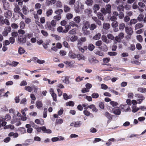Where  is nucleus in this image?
I'll return each mask as SVG.
<instances>
[{
  "label": "nucleus",
  "instance_id": "obj_1",
  "mask_svg": "<svg viewBox=\"0 0 146 146\" xmlns=\"http://www.w3.org/2000/svg\"><path fill=\"white\" fill-rule=\"evenodd\" d=\"M111 6L109 4L106 5L105 8H103L101 9V11L104 15H106L107 13L110 14L111 13Z\"/></svg>",
  "mask_w": 146,
  "mask_h": 146
},
{
  "label": "nucleus",
  "instance_id": "obj_2",
  "mask_svg": "<svg viewBox=\"0 0 146 146\" xmlns=\"http://www.w3.org/2000/svg\"><path fill=\"white\" fill-rule=\"evenodd\" d=\"M135 96L139 104H140L145 99V98L142 94H135Z\"/></svg>",
  "mask_w": 146,
  "mask_h": 146
},
{
  "label": "nucleus",
  "instance_id": "obj_3",
  "mask_svg": "<svg viewBox=\"0 0 146 146\" xmlns=\"http://www.w3.org/2000/svg\"><path fill=\"white\" fill-rule=\"evenodd\" d=\"M45 27L46 29L51 31H54L55 30V27L50 24V22H46Z\"/></svg>",
  "mask_w": 146,
  "mask_h": 146
},
{
  "label": "nucleus",
  "instance_id": "obj_4",
  "mask_svg": "<svg viewBox=\"0 0 146 146\" xmlns=\"http://www.w3.org/2000/svg\"><path fill=\"white\" fill-rule=\"evenodd\" d=\"M33 88L34 89V91H36L37 89V88L35 86L33 85V87H31L29 86H27L25 87V89L26 91L29 92H31L33 90Z\"/></svg>",
  "mask_w": 146,
  "mask_h": 146
},
{
  "label": "nucleus",
  "instance_id": "obj_5",
  "mask_svg": "<svg viewBox=\"0 0 146 146\" xmlns=\"http://www.w3.org/2000/svg\"><path fill=\"white\" fill-rule=\"evenodd\" d=\"M121 108L122 109L124 110L123 111L125 112H127L129 111H130L131 109L129 106L127 104L121 105Z\"/></svg>",
  "mask_w": 146,
  "mask_h": 146
},
{
  "label": "nucleus",
  "instance_id": "obj_6",
  "mask_svg": "<svg viewBox=\"0 0 146 146\" xmlns=\"http://www.w3.org/2000/svg\"><path fill=\"white\" fill-rule=\"evenodd\" d=\"M1 0L4 9L5 10L8 9L9 7V3L6 0Z\"/></svg>",
  "mask_w": 146,
  "mask_h": 146
},
{
  "label": "nucleus",
  "instance_id": "obj_7",
  "mask_svg": "<svg viewBox=\"0 0 146 146\" xmlns=\"http://www.w3.org/2000/svg\"><path fill=\"white\" fill-rule=\"evenodd\" d=\"M125 31L128 35H132L133 34V31L132 29L130 27H125Z\"/></svg>",
  "mask_w": 146,
  "mask_h": 146
},
{
  "label": "nucleus",
  "instance_id": "obj_8",
  "mask_svg": "<svg viewBox=\"0 0 146 146\" xmlns=\"http://www.w3.org/2000/svg\"><path fill=\"white\" fill-rule=\"evenodd\" d=\"M82 124V123L81 121H76L71 123L70 124V126L78 127H80Z\"/></svg>",
  "mask_w": 146,
  "mask_h": 146
},
{
  "label": "nucleus",
  "instance_id": "obj_9",
  "mask_svg": "<svg viewBox=\"0 0 146 146\" xmlns=\"http://www.w3.org/2000/svg\"><path fill=\"white\" fill-rule=\"evenodd\" d=\"M86 38L85 37H82L80 39L78 40L77 45L81 46L82 43L86 41Z\"/></svg>",
  "mask_w": 146,
  "mask_h": 146
},
{
  "label": "nucleus",
  "instance_id": "obj_10",
  "mask_svg": "<svg viewBox=\"0 0 146 146\" xmlns=\"http://www.w3.org/2000/svg\"><path fill=\"white\" fill-rule=\"evenodd\" d=\"M88 28H82V32L84 35L87 36L90 34V31L88 30Z\"/></svg>",
  "mask_w": 146,
  "mask_h": 146
},
{
  "label": "nucleus",
  "instance_id": "obj_11",
  "mask_svg": "<svg viewBox=\"0 0 146 146\" xmlns=\"http://www.w3.org/2000/svg\"><path fill=\"white\" fill-rule=\"evenodd\" d=\"M18 40L21 44L25 43L26 41V38L23 36H20L18 38Z\"/></svg>",
  "mask_w": 146,
  "mask_h": 146
},
{
  "label": "nucleus",
  "instance_id": "obj_12",
  "mask_svg": "<svg viewBox=\"0 0 146 146\" xmlns=\"http://www.w3.org/2000/svg\"><path fill=\"white\" fill-rule=\"evenodd\" d=\"M83 26L82 28H88L90 25V23L89 21H83Z\"/></svg>",
  "mask_w": 146,
  "mask_h": 146
},
{
  "label": "nucleus",
  "instance_id": "obj_13",
  "mask_svg": "<svg viewBox=\"0 0 146 146\" xmlns=\"http://www.w3.org/2000/svg\"><path fill=\"white\" fill-rule=\"evenodd\" d=\"M25 127L27 129V132L29 133H32L33 129L31 127V125L30 124H27L25 125Z\"/></svg>",
  "mask_w": 146,
  "mask_h": 146
},
{
  "label": "nucleus",
  "instance_id": "obj_14",
  "mask_svg": "<svg viewBox=\"0 0 146 146\" xmlns=\"http://www.w3.org/2000/svg\"><path fill=\"white\" fill-rule=\"evenodd\" d=\"M113 113L115 115H119L121 114L120 110L118 107H117L114 109Z\"/></svg>",
  "mask_w": 146,
  "mask_h": 146
},
{
  "label": "nucleus",
  "instance_id": "obj_15",
  "mask_svg": "<svg viewBox=\"0 0 146 146\" xmlns=\"http://www.w3.org/2000/svg\"><path fill=\"white\" fill-rule=\"evenodd\" d=\"M97 27V25L95 23H92L90 25L89 29L91 31H93L96 29Z\"/></svg>",
  "mask_w": 146,
  "mask_h": 146
},
{
  "label": "nucleus",
  "instance_id": "obj_16",
  "mask_svg": "<svg viewBox=\"0 0 146 146\" xmlns=\"http://www.w3.org/2000/svg\"><path fill=\"white\" fill-rule=\"evenodd\" d=\"M89 108L92 109V111L93 112H97L98 110V109L95 106L94 104H91L89 106Z\"/></svg>",
  "mask_w": 146,
  "mask_h": 146
},
{
  "label": "nucleus",
  "instance_id": "obj_17",
  "mask_svg": "<svg viewBox=\"0 0 146 146\" xmlns=\"http://www.w3.org/2000/svg\"><path fill=\"white\" fill-rule=\"evenodd\" d=\"M79 3L77 4L76 3L74 5V11L76 13H79L80 12V10L79 9Z\"/></svg>",
  "mask_w": 146,
  "mask_h": 146
},
{
  "label": "nucleus",
  "instance_id": "obj_18",
  "mask_svg": "<svg viewBox=\"0 0 146 146\" xmlns=\"http://www.w3.org/2000/svg\"><path fill=\"white\" fill-rule=\"evenodd\" d=\"M100 8L99 5L98 4H95L93 7V9L94 10V12L95 13H97V11H98Z\"/></svg>",
  "mask_w": 146,
  "mask_h": 146
},
{
  "label": "nucleus",
  "instance_id": "obj_19",
  "mask_svg": "<svg viewBox=\"0 0 146 146\" xmlns=\"http://www.w3.org/2000/svg\"><path fill=\"white\" fill-rule=\"evenodd\" d=\"M101 38L103 41L106 44H108L110 42L109 40L107 39L106 36L105 35H102Z\"/></svg>",
  "mask_w": 146,
  "mask_h": 146
},
{
  "label": "nucleus",
  "instance_id": "obj_20",
  "mask_svg": "<svg viewBox=\"0 0 146 146\" xmlns=\"http://www.w3.org/2000/svg\"><path fill=\"white\" fill-rule=\"evenodd\" d=\"M15 7L14 9V11L16 13H20L21 9L18 5L17 4L15 5Z\"/></svg>",
  "mask_w": 146,
  "mask_h": 146
},
{
  "label": "nucleus",
  "instance_id": "obj_21",
  "mask_svg": "<svg viewBox=\"0 0 146 146\" xmlns=\"http://www.w3.org/2000/svg\"><path fill=\"white\" fill-rule=\"evenodd\" d=\"M89 61L90 63L92 64L98 63L99 62L98 61L96 60L94 57L90 58L89 59Z\"/></svg>",
  "mask_w": 146,
  "mask_h": 146
},
{
  "label": "nucleus",
  "instance_id": "obj_22",
  "mask_svg": "<svg viewBox=\"0 0 146 146\" xmlns=\"http://www.w3.org/2000/svg\"><path fill=\"white\" fill-rule=\"evenodd\" d=\"M117 10L120 12L124 11V7L122 5H119L117 7Z\"/></svg>",
  "mask_w": 146,
  "mask_h": 146
},
{
  "label": "nucleus",
  "instance_id": "obj_23",
  "mask_svg": "<svg viewBox=\"0 0 146 146\" xmlns=\"http://www.w3.org/2000/svg\"><path fill=\"white\" fill-rule=\"evenodd\" d=\"M63 8L64 11L65 13L69 12L71 10L70 7L66 5H64Z\"/></svg>",
  "mask_w": 146,
  "mask_h": 146
},
{
  "label": "nucleus",
  "instance_id": "obj_24",
  "mask_svg": "<svg viewBox=\"0 0 146 146\" xmlns=\"http://www.w3.org/2000/svg\"><path fill=\"white\" fill-rule=\"evenodd\" d=\"M35 122L38 124L43 125L44 124V121L42 119H36L35 121Z\"/></svg>",
  "mask_w": 146,
  "mask_h": 146
},
{
  "label": "nucleus",
  "instance_id": "obj_25",
  "mask_svg": "<svg viewBox=\"0 0 146 146\" xmlns=\"http://www.w3.org/2000/svg\"><path fill=\"white\" fill-rule=\"evenodd\" d=\"M22 10L25 15H26L29 13L28 9L25 5L23 6Z\"/></svg>",
  "mask_w": 146,
  "mask_h": 146
},
{
  "label": "nucleus",
  "instance_id": "obj_26",
  "mask_svg": "<svg viewBox=\"0 0 146 146\" xmlns=\"http://www.w3.org/2000/svg\"><path fill=\"white\" fill-rule=\"evenodd\" d=\"M143 26L142 23H139L136 24L135 26V30L140 29Z\"/></svg>",
  "mask_w": 146,
  "mask_h": 146
},
{
  "label": "nucleus",
  "instance_id": "obj_27",
  "mask_svg": "<svg viewBox=\"0 0 146 146\" xmlns=\"http://www.w3.org/2000/svg\"><path fill=\"white\" fill-rule=\"evenodd\" d=\"M12 14L10 11H8L5 14V16L7 18H10L12 16Z\"/></svg>",
  "mask_w": 146,
  "mask_h": 146
},
{
  "label": "nucleus",
  "instance_id": "obj_28",
  "mask_svg": "<svg viewBox=\"0 0 146 146\" xmlns=\"http://www.w3.org/2000/svg\"><path fill=\"white\" fill-rule=\"evenodd\" d=\"M110 27V25L109 23H104L103 24V28L106 30L109 29Z\"/></svg>",
  "mask_w": 146,
  "mask_h": 146
},
{
  "label": "nucleus",
  "instance_id": "obj_29",
  "mask_svg": "<svg viewBox=\"0 0 146 146\" xmlns=\"http://www.w3.org/2000/svg\"><path fill=\"white\" fill-rule=\"evenodd\" d=\"M36 105L38 109L42 107L43 104L41 102L37 101L36 102Z\"/></svg>",
  "mask_w": 146,
  "mask_h": 146
},
{
  "label": "nucleus",
  "instance_id": "obj_30",
  "mask_svg": "<svg viewBox=\"0 0 146 146\" xmlns=\"http://www.w3.org/2000/svg\"><path fill=\"white\" fill-rule=\"evenodd\" d=\"M74 21L76 23H79L81 21L80 17V16H78L75 17L74 19Z\"/></svg>",
  "mask_w": 146,
  "mask_h": 146
},
{
  "label": "nucleus",
  "instance_id": "obj_31",
  "mask_svg": "<svg viewBox=\"0 0 146 146\" xmlns=\"http://www.w3.org/2000/svg\"><path fill=\"white\" fill-rule=\"evenodd\" d=\"M101 34L98 33L96 34L93 38V39L94 40H98L101 37Z\"/></svg>",
  "mask_w": 146,
  "mask_h": 146
},
{
  "label": "nucleus",
  "instance_id": "obj_32",
  "mask_svg": "<svg viewBox=\"0 0 146 146\" xmlns=\"http://www.w3.org/2000/svg\"><path fill=\"white\" fill-rule=\"evenodd\" d=\"M103 14L102 13L98 12L97 14V16L99 19L103 21L104 20V18Z\"/></svg>",
  "mask_w": 146,
  "mask_h": 146
},
{
  "label": "nucleus",
  "instance_id": "obj_33",
  "mask_svg": "<svg viewBox=\"0 0 146 146\" xmlns=\"http://www.w3.org/2000/svg\"><path fill=\"white\" fill-rule=\"evenodd\" d=\"M78 60H84L85 59V56L82 55L80 54H78L76 56Z\"/></svg>",
  "mask_w": 146,
  "mask_h": 146
},
{
  "label": "nucleus",
  "instance_id": "obj_34",
  "mask_svg": "<svg viewBox=\"0 0 146 146\" xmlns=\"http://www.w3.org/2000/svg\"><path fill=\"white\" fill-rule=\"evenodd\" d=\"M68 56L70 58H74L76 57L75 54L72 51H70L68 54Z\"/></svg>",
  "mask_w": 146,
  "mask_h": 146
},
{
  "label": "nucleus",
  "instance_id": "obj_35",
  "mask_svg": "<svg viewBox=\"0 0 146 146\" xmlns=\"http://www.w3.org/2000/svg\"><path fill=\"white\" fill-rule=\"evenodd\" d=\"M100 49L103 51L106 52L108 50V48L107 46L104 44L100 47Z\"/></svg>",
  "mask_w": 146,
  "mask_h": 146
},
{
  "label": "nucleus",
  "instance_id": "obj_36",
  "mask_svg": "<svg viewBox=\"0 0 146 146\" xmlns=\"http://www.w3.org/2000/svg\"><path fill=\"white\" fill-rule=\"evenodd\" d=\"M18 134L17 133H14L13 132H10V133L8 135L9 136H13L14 138L17 137L18 136Z\"/></svg>",
  "mask_w": 146,
  "mask_h": 146
},
{
  "label": "nucleus",
  "instance_id": "obj_37",
  "mask_svg": "<svg viewBox=\"0 0 146 146\" xmlns=\"http://www.w3.org/2000/svg\"><path fill=\"white\" fill-rule=\"evenodd\" d=\"M125 26V24L123 23H120L119 25V29L121 31L123 30Z\"/></svg>",
  "mask_w": 146,
  "mask_h": 146
},
{
  "label": "nucleus",
  "instance_id": "obj_38",
  "mask_svg": "<svg viewBox=\"0 0 146 146\" xmlns=\"http://www.w3.org/2000/svg\"><path fill=\"white\" fill-rule=\"evenodd\" d=\"M44 129L43 130V132L44 133H52V131L51 130L48 129H46L45 127L44 126V127L43 128Z\"/></svg>",
  "mask_w": 146,
  "mask_h": 146
},
{
  "label": "nucleus",
  "instance_id": "obj_39",
  "mask_svg": "<svg viewBox=\"0 0 146 146\" xmlns=\"http://www.w3.org/2000/svg\"><path fill=\"white\" fill-rule=\"evenodd\" d=\"M105 116L109 119L108 121V123L110 120L112 119V115L110 114L108 112H106L105 113Z\"/></svg>",
  "mask_w": 146,
  "mask_h": 146
},
{
  "label": "nucleus",
  "instance_id": "obj_40",
  "mask_svg": "<svg viewBox=\"0 0 146 146\" xmlns=\"http://www.w3.org/2000/svg\"><path fill=\"white\" fill-rule=\"evenodd\" d=\"M137 91L141 93H144L146 92V88L141 87L137 89Z\"/></svg>",
  "mask_w": 146,
  "mask_h": 146
},
{
  "label": "nucleus",
  "instance_id": "obj_41",
  "mask_svg": "<svg viewBox=\"0 0 146 146\" xmlns=\"http://www.w3.org/2000/svg\"><path fill=\"white\" fill-rule=\"evenodd\" d=\"M53 13V11L52 9H49L46 12V14L47 17H49Z\"/></svg>",
  "mask_w": 146,
  "mask_h": 146
},
{
  "label": "nucleus",
  "instance_id": "obj_42",
  "mask_svg": "<svg viewBox=\"0 0 146 146\" xmlns=\"http://www.w3.org/2000/svg\"><path fill=\"white\" fill-rule=\"evenodd\" d=\"M63 10L60 9L56 10L55 11V13L58 15H61V14L63 13Z\"/></svg>",
  "mask_w": 146,
  "mask_h": 146
},
{
  "label": "nucleus",
  "instance_id": "obj_43",
  "mask_svg": "<svg viewBox=\"0 0 146 146\" xmlns=\"http://www.w3.org/2000/svg\"><path fill=\"white\" fill-rule=\"evenodd\" d=\"M86 4L88 6H90L92 5L93 1L92 0H87L85 2Z\"/></svg>",
  "mask_w": 146,
  "mask_h": 146
},
{
  "label": "nucleus",
  "instance_id": "obj_44",
  "mask_svg": "<svg viewBox=\"0 0 146 146\" xmlns=\"http://www.w3.org/2000/svg\"><path fill=\"white\" fill-rule=\"evenodd\" d=\"M143 17L144 15H143L142 14H140L137 17V21L138 20L139 22L142 21Z\"/></svg>",
  "mask_w": 146,
  "mask_h": 146
},
{
  "label": "nucleus",
  "instance_id": "obj_45",
  "mask_svg": "<svg viewBox=\"0 0 146 146\" xmlns=\"http://www.w3.org/2000/svg\"><path fill=\"white\" fill-rule=\"evenodd\" d=\"M74 102L72 101H70L69 102H67L66 103V105L67 106H74Z\"/></svg>",
  "mask_w": 146,
  "mask_h": 146
},
{
  "label": "nucleus",
  "instance_id": "obj_46",
  "mask_svg": "<svg viewBox=\"0 0 146 146\" xmlns=\"http://www.w3.org/2000/svg\"><path fill=\"white\" fill-rule=\"evenodd\" d=\"M18 52L19 54H22L25 52V50L23 48L20 47L19 49Z\"/></svg>",
  "mask_w": 146,
  "mask_h": 146
},
{
  "label": "nucleus",
  "instance_id": "obj_47",
  "mask_svg": "<svg viewBox=\"0 0 146 146\" xmlns=\"http://www.w3.org/2000/svg\"><path fill=\"white\" fill-rule=\"evenodd\" d=\"M66 17L68 19H72L73 17V15L72 14L68 13L66 14Z\"/></svg>",
  "mask_w": 146,
  "mask_h": 146
},
{
  "label": "nucleus",
  "instance_id": "obj_48",
  "mask_svg": "<svg viewBox=\"0 0 146 146\" xmlns=\"http://www.w3.org/2000/svg\"><path fill=\"white\" fill-rule=\"evenodd\" d=\"M118 18L120 19H123L124 16V13L122 12H119L118 13Z\"/></svg>",
  "mask_w": 146,
  "mask_h": 146
},
{
  "label": "nucleus",
  "instance_id": "obj_49",
  "mask_svg": "<svg viewBox=\"0 0 146 146\" xmlns=\"http://www.w3.org/2000/svg\"><path fill=\"white\" fill-rule=\"evenodd\" d=\"M78 39V37L76 36L73 35L70 38V40L72 42H74L76 41Z\"/></svg>",
  "mask_w": 146,
  "mask_h": 146
},
{
  "label": "nucleus",
  "instance_id": "obj_50",
  "mask_svg": "<svg viewBox=\"0 0 146 146\" xmlns=\"http://www.w3.org/2000/svg\"><path fill=\"white\" fill-rule=\"evenodd\" d=\"M76 29H72L71 30L69 31L68 33L70 35H75L76 34Z\"/></svg>",
  "mask_w": 146,
  "mask_h": 146
},
{
  "label": "nucleus",
  "instance_id": "obj_51",
  "mask_svg": "<svg viewBox=\"0 0 146 146\" xmlns=\"http://www.w3.org/2000/svg\"><path fill=\"white\" fill-rule=\"evenodd\" d=\"M20 27L21 29H24L25 27V24L24 22L21 21L19 24Z\"/></svg>",
  "mask_w": 146,
  "mask_h": 146
},
{
  "label": "nucleus",
  "instance_id": "obj_52",
  "mask_svg": "<svg viewBox=\"0 0 146 146\" xmlns=\"http://www.w3.org/2000/svg\"><path fill=\"white\" fill-rule=\"evenodd\" d=\"M94 52L96 54L100 56H104L103 53L99 51H95Z\"/></svg>",
  "mask_w": 146,
  "mask_h": 146
},
{
  "label": "nucleus",
  "instance_id": "obj_53",
  "mask_svg": "<svg viewBox=\"0 0 146 146\" xmlns=\"http://www.w3.org/2000/svg\"><path fill=\"white\" fill-rule=\"evenodd\" d=\"M137 22V19H131L130 22V25L135 24Z\"/></svg>",
  "mask_w": 146,
  "mask_h": 146
},
{
  "label": "nucleus",
  "instance_id": "obj_54",
  "mask_svg": "<svg viewBox=\"0 0 146 146\" xmlns=\"http://www.w3.org/2000/svg\"><path fill=\"white\" fill-rule=\"evenodd\" d=\"M56 6L58 7L61 8L62 7V3L60 1H58L56 3Z\"/></svg>",
  "mask_w": 146,
  "mask_h": 146
},
{
  "label": "nucleus",
  "instance_id": "obj_55",
  "mask_svg": "<svg viewBox=\"0 0 146 146\" xmlns=\"http://www.w3.org/2000/svg\"><path fill=\"white\" fill-rule=\"evenodd\" d=\"M118 23L117 21H114L111 24V26L113 27H117Z\"/></svg>",
  "mask_w": 146,
  "mask_h": 146
},
{
  "label": "nucleus",
  "instance_id": "obj_56",
  "mask_svg": "<svg viewBox=\"0 0 146 146\" xmlns=\"http://www.w3.org/2000/svg\"><path fill=\"white\" fill-rule=\"evenodd\" d=\"M95 48L94 46L92 44H90L88 46V48L91 51H92Z\"/></svg>",
  "mask_w": 146,
  "mask_h": 146
},
{
  "label": "nucleus",
  "instance_id": "obj_57",
  "mask_svg": "<svg viewBox=\"0 0 146 146\" xmlns=\"http://www.w3.org/2000/svg\"><path fill=\"white\" fill-rule=\"evenodd\" d=\"M91 96L93 98L96 99L99 97V95L98 93H94L92 94Z\"/></svg>",
  "mask_w": 146,
  "mask_h": 146
},
{
  "label": "nucleus",
  "instance_id": "obj_58",
  "mask_svg": "<svg viewBox=\"0 0 146 146\" xmlns=\"http://www.w3.org/2000/svg\"><path fill=\"white\" fill-rule=\"evenodd\" d=\"M130 19V17L127 15L123 17V20L125 22H128Z\"/></svg>",
  "mask_w": 146,
  "mask_h": 146
},
{
  "label": "nucleus",
  "instance_id": "obj_59",
  "mask_svg": "<svg viewBox=\"0 0 146 146\" xmlns=\"http://www.w3.org/2000/svg\"><path fill=\"white\" fill-rule=\"evenodd\" d=\"M11 26L12 28L13 29H17L19 27V26L15 23L12 24Z\"/></svg>",
  "mask_w": 146,
  "mask_h": 146
},
{
  "label": "nucleus",
  "instance_id": "obj_60",
  "mask_svg": "<svg viewBox=\"0 0 146 146\" xmlns=\"http://www.w3.org/2000/svg\"><path fill=\"white\" fill-rule=\"evenodd\" d=\"M47 116V108H45L44 109V110L43 112V117L44 118H46Z\"/></svg>",
  "mask_w": 146,
  "mask_h": 146
},
{
  "label": "nucleus",
  "instance_id": "obj_61",
  "mask_svg": "<svg viewBox=\"0 0 146 146\" xmlns=\"http://www.w3.org/2000/svg\"><path fill=\"white\" fill-rule=\"evenodd\" d=\"M50 24L54 27H56V21L55 20H52L51 22H50Z\"/></svg>",
  "mask_w": 146,
  "mask_h": 146
},
{
  "label": "nucleus",
  "instance_id": "obj_62",
  "mask_svg": "<svg viewBox=\"0 0 146 146\" xmlns=\"http://www.w3.org/2000/svg\"><path fill=\"white\" fill-rule=\"evenodd\" d=\"M83 77L81 78L80 76H78L75 79V81L77 82H79L82 81L83 80Z\"/></svg>",
  "mask_w": 146,
  "mask_h": 146
},
{
  "label": "nucleus",
  "instance_id": "obj_63",
  "mask_svg": "<svg viewBox=\"0 0 146 146\" xmlns=\"http://www.w3.org/2000/svg\"><path fill=\"white\" fill-rule=\"evenodd\" d=\"M137 40L140 42H142L143 38L141 35H139L136 36Z\"/></svg>",
  "mask_w": 146,
  "mask_h": 146
},
{
  "label": "nucleus",
  "instance_id": "obj_64",
  "mask_svg": "<svg viewBox=\"0 0 146 146\" xmlns=\"http://www.w3.org/2000/svg\"><path fill=\"white\" fill-rule=\"evenodd\" d=\"M107 37L109 39H110L111 40H113L114 38V37L113 35L111 34H109L107 35Z\"/></svg>",
  "mask_w": 146,
  "mask_h": 146
}]
</instances>
